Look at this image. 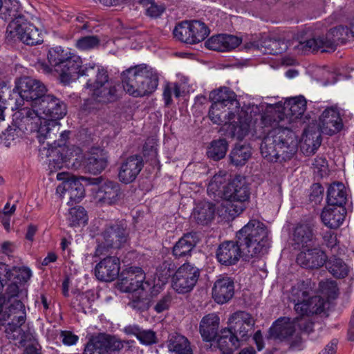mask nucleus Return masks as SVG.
<instances>
[{
    "mask_svg": "<svg viewBox=\"0 0 354 354\" xmlns=\"http://www.w3.org/2000/svg\"><path fill=\"white\" fill-rule=\"evenodd\" d=\"M97 194L99 201L109 205L117 204L122 197L120 184L112 180H106L98 188Z\"/></svg>",
    "mask_w": 354,
    "mask_h": 354,
    "instance_id": "nucleus-27",
    "label": "nucleus"
},
{
    "mask_svg": "<svg viewBox=\"0 0 354 354\" xmlns=\"http://www.w3.org/2000/svg\"><path fill=\"white\" fill-rule=\"evenodd\" d=\"M68 220L71 226L86 224L88 217L85 209L82 206H77L70 209Z\"/></svg>",
    "mask_w": 354,
    "mask_h": 354,
    "instance_id": "nucleus-52",
    "label": "nucleus"
},
{
    "mask_svg": "<svg viewBox=\"0 0 354 354\" xmlns=\"http://www.w3.org/2000/svg\"><path fill=\"white\" fill-rule=\"evenodd\" d=\"M252 154V147L249 144L237 143L230 152V163L235 167H242L246 164Z\"/></svg>",
    "mask_w": 354,
    "mask_h": 354,
    "instance_id": "nucleus-34",
    "label": "nucleus"
},
{
    "mask_svg": "<svg viewBox=\"0 0 354 354\" xmlns=\"http://www.w3.org/2000/svg\"><path fill=\"white\" fill-rule=\"evenodd\" d=\"M143 66L144 64L137 65L121 73V81L124 90L135 97H140Z\"/></svg>",
    "mask_w": 354,
    "mask_h": 354,
    "instance_id": "nucleus-18",
    "label": "nucleus"
},
{
    "mask_svg": "<svg viewBox=\"0 0 354 354\" xmlns=\"http://www.w3.org/2000/svg\"><path fill=\"white\" fill-rule=\"evenodd\" d=\"M270 231L263 222L251 219L236 234V241L221 243L216 250V259L225 266L236 264L240 258L249 261L266 254L270 245Z\"/></svg>",
    "mask_w": 354,
    "mask_h": 354,
    "instance_id": "nucleus-2",
    "label": "nucleus"
},
{
    "mask_svg": "<svg viewBox=\"0 0 354 354\" xmlns=\"http://www.w3.org/2000/svg\"><path fill=\"white\" fill-rule=\"evenodd\" d=\"M324 265L328 272L335 279H344L350 272V268L347 263L335 255L327 257Z\"/></svg>",
    "mask_w": 354,
    "mask_h": 354,
    "instance_id": "nucleus-35",
    "label": "nucleus"
},
{
    "mask_svg": "<svg viewBox=\"0 0 354 354\" xmlns=\"http://www.w3.org/2000/svg\"><path fill=\"white\" fill-rule=\"evenodd\" d=\"M15 90L20 96L19 100L31 102L32 108L47 91L46 86L41 81L28 76L23 77L17 81L13 91Z\"/></svg>",
    "mask_w": 354,
    "mask_h": 354,
    "instance_id": "nucleus-12",
    "label": "nucleus"
},
{
    "mask_svg": "<svg viewBox=\"0 0 354 354\" xmlns=\"http://www.w3.org/2000/svg\"><path fill=\"white\" fill-rule=\"evenodd\" d=\"M173 34L176 38L186 44H194L192 33L189 21H184L174 29Z\"/></svg>",
    "mask_w": 354,
    "mask_h": 354,
    "instance_id": "nucleus-47",
    "label": "nucleus"
},
{
    "mask_svg": "<svg viewBox=\"0 0 354 354\" xmlns=\"http://www.w3.org/2000/svg\"><path fill=\"white\" fill-rule=\"evenodd\" d=\"M137 339L142 344L151 345L156 343V335L151 330H144L140 328Z\"/></svg>",
    "mask_w": 354,
    "mask_h": 354,
    "instance_id": "nucleus-59",
    "label": "nucleus"
},
{
    "mask_svg": "<svg viewBox=\"0 0 354 354\" xmlns=\"http://www.w3.org/2000/svg\"><path fill=\"white\" fill-rule=\"evenodd\" d=\"M70 133V131H64L60 133L58 140L55 139L57 133L53 136V137H51V138H47L44 139V141L48 140L47 146L48 149L46 156L52 158V160L57 165L67 161L66 156L63 153L64 149L62 147L66 146ZM50 161H51V159H50Z\"/></svg>",
    "mask_w": 354,
    "mask_h": 354,
    "instance_id": "nucleus-20",
    "label": "nucleus"
},
{
    "mask_svg": "<svg viewBox=\"0 0 354 354\" xmlns=\"http://www.w3.org/2000/svg\"><path fill=\"white\" fill-rule=\"evenodd\" d=\"M143 293L144 292L140 290L132 295L131 301L129 303L131 308L138 310H148L151 306V304H153L151 296L144 297Z\"/></svg>",
    "mask_w": 354,
    "mask_h": 354,
    "instance_id": "nucleus-50",
    "label": "nucleus"
},
{
    "mask_svg": "<svg viewBox=\"0 0 354 354\" xmlns=\"http://www.w3.org/2000/svg\"><path fill=\"white\" fill-rule=\"evenodd\" d=\"M306 109V100L303 96L289 99L283 104V109L286 111L290 122L301 118Z\"/></svg>",
    "mask_w": 354,
    "mask_h": 354,
    "instance_id": "nucleus-39",
    "label": "nucleus"
},
{
    "mask_svg": "<svg viewBox=\"0 0 354 354\" xmlns=\"http://www.w3.org/2000/svg\"><path fill=\"white\" fill-rule=\"evenodd\" d=\"M319 285L322 290L327 295L329 299H335L338 297L339 288L335 281H322Z\"/></svg>",
    "mask_w": 354,
    "mask_h": 354,
    "instance_id": "nucleus-57",
    "label": "nucleus"
},
{
    "mask_svg": "<svg viewBox=\"0 0 354 354\" xmlns=\"http://www.w3.org/2000/svg\"><path fill=\"white\" fill-rule=\"evenodd\" d=\"M323 317H328L327 311H305L292 319V322L295 328L297 326L301 330L309 333L313 331L314 322Z\"/></svg>",
    "mask_w": 354,
    "mask_h": 354,
    "instance_id": "nucleus-31",
    "label": "nucleus"
},
{
    "mask_svg": "<svg viewBox=\"0 0 354 354\" xmlns=\"http://www.w3.org/2000/svg\"><path fill=\"white\" fill-rule=\"evenodd\" d=\"M23 22V16H19L16 19L12 20L6 32V39L8 41H15L17 39L21 41V25Z\"/></svg>",
    "mask_w": 354,
    "mask_h": 354,
    "instance_id": "nucleus-53",
    "label": "nucleus"
},
{
    "mask_svg": "<svg viewBox=\"0 0 354 354\" xmlns=\"http://www.w3.org/2000/svg\"><path fill=\"white\" fill-rule=\"evenodd\" d=\"M144 167L142 156L131 155L122 158L118 168V178L124 184L133 182Z\"/></svg>",
    "mask_w": 354,
    "mask_h": 354,
    "instance_id": "nucleus-15",
    "label": "nucleus"
},
{
    "mask_svg": "<svg viewBox=\"0 0 354 354\" xmlns=\"http://www.w3.org/2000/svg\"><path fill=\"white\" fill-rule=\"evenodd\" d=\"M223 192V209L229 219H234L246 208L250 196L249 185L244 176L237 175L225 185Z\"/></svg>",
    "mask_w": 354,
    "mask_h": 354,
    "instance_id": "nucleus-6",
    "label": "nucleus"
},
{
    "mask_svg": "<svg viewBox=\"0 0 354 354\" xmlns=\"http://www.w3.org/2000/svg\"><path fill=\"white\" fill-rule=\"evenodd\" d=\"M322 143L321 132L315 125L304 129L300 141V149L306 156L315 153Z\"/></svg>",
    "mask_w": 354,
    "mask_h": 354,
    "instance_id": "nucleus-25",
    "label": "nucleus"
},
{
    "mask_svg": "<svg viewBox=\"0 0 354 354\" xmlns=\"http://www.w3.org/2000/svg\"><path fill=\"white\" fill-rule=\"evenodd\" d=\"M138 3L146 8V15L151 18H158L165 12L164 5H158L153 0H139Z\"/></svg>",
    "mask_w": 354,
    "mask_h": 354,
    "instance_id": "nucleus-55",
    "label": "nucleus"
},
{
    "mask_svg": "<svg viewBox=\"0 0 354 354\" xmlns=\"http://www.w3.org/2000/svg\"><path fill=\"white\" fill-rule=\"evenodd\" d=\"M0 5V17L4 21L13 20L19 16H24L19 13L21 4L17 0H2Z\"/></svg>",
    "mask_w": 354,
    "mask_h": 354,
    "instance_id": "nucleus-42",
    "label": "nucleus"
},
{
    "mask_svg": "<svg viewBox=\"0 0 354 354\" xmlns=\"http://www.w3.org/2000/svg\"><path fill=\"white\" fill-rule=\"evenodd\" d=\"M60 339L64 344L71 346L76 344L79 337L71 331L64 330L60 333Z\"/></svg>",
    "mask_w": 354,
    "mask_h": 354,
    "instance_id": "nucleus-63",
    "label": "nucleus"
},
{
    "mask_svg": "<svg viewBox=\"0 0 354 354\" xmlns=\"http://www.w3.org/2000/svg\"><path fill=\"white\" fill-rule=\"evenodd\" d=\"M176 271V266L171 259L164 261L157 268L156 275L158 279L165 283L168 279L174 276Z\"/></svg>",
    "mask_w": 354,
    "mask_h": 354,
    "instance_id": "nucleus-49",
    "label": "nucleus"
},
{
    "mask_svg": "<svg viewBox=\"0 0 354 354\" xmlns=\"http://www.w3.org/2000/svg\"><path fill=\"white\" fill-rule=\"evenodd\" d=\"M122 348L120 339L117 336L100 333L89 339L83 354H110V352H119Z\"/></svg>",
    "mask_w": 354,
    "mask_h": 354,
    "instance_id": "nucleus-10",
    "label": "nucleus"
},
{
    "mask_svg": "<svg viewBox=\"0 0 354 354\" xmlns=\"http://www.w3.org/2000/svg\"><path fill=\"white\" fill-rule=\"evenodd\" d=\"M293 243L297 247L308 248L314 245L315 236L313 227L308 224L297 225L292 234Z\"/></svg>",
    "mask_w": 354,
    "mask_h": 354,
    "instance_id": "nucleus-30",
    "label": "nucleus"
},
{
    "mask_svg": "<svg viewBox=\"0 0 354 354\" xmlns=\"http://www.w3.org/2000/svg\"><path fill=\"white\" fill-rule=\"evenodd\" d=\"M327 260V255L319 247H308L301 251L297 257V263L304 268L318 269Z\"/></svg>",
    "mask_w": 354,
    "mask_h": 354,
    "instance_id": "nucleus-17",
    "label": "nucleus"
},
{
    "mask_svg": "<svg viewBox=\"0 0 354 354\" xmlns=\"http://www.w3.org/2000/svg\"><path fill=\"white\" fill-rule=\"evenodd\" d=\"M66 59H69V55L67 53H64V50L61 47L50 50L48 54V62L54 66L55 69L60 64L59 62H64Z\"/></svg>",
    "mask_w": 354,
    "mask_h": 354,
    "instance_id": "nucleus-56",
    "label": "nucleus"
},
{
    "mask_svg": "<svg viewBox=\"0 0 354 354\" xmlns=\"http://www.w3.org/2000/svg\"><path fill=\"white\" fill-rule=\"evenodd\" d=\"M59 63L55 68V72L59 74L62 84H68L80 75L86 78V88L89 89L91 97L85 101L86 111L91 113L118 100L119 85L109 78L107 71L104 68L93 64L82 68L81 58L71 53L69 59Z\"/></svg>",
    "mask_w": 354,
    "mask_h": 354,
    "instance_id": "nucleus-1",
    "label": "nucleus"
},
{
    "mask_svg": "<svg viewBox=\"0 0 354 354\" xmlns=\"http://www.w3.org/2000/svg\"><path fill=\"white\" fill-rule=\"evenodd\" d=\"M108 159L109 156L104 150L93 152L84 160V167L90 174H100L108 166Z\"/></svg>",
    "mask_w": 354,
    "mask_h": 354,
    "instance_id": "nucleus-29",
    "label": "nucleus"
},
{
    "mask_svg": "<svg viewBox=\"0 0 354 354\" xmlns=\"http://www.w3.org/2000/svg\"><path fill=\"white\" fill-rule=\"evenodd\" d=\"M230 330L239 342H246L252 335L255 321L247 311H235L228 319Z\"/></svg>",
    "mask_w": 354,
    "mask_h": 354,
    "instance_id": "nucleus-14",
    "label": "nucleus"
},
{
    "mask_svg": "<svg viewBox=\"0 0 354 354\" xmlns=\"http://www.w3.org/2000/svg\"><path fill=\"white\" fill-rule=\"evenodd\" d=\"M234 294V281L231 277L225 276L218 278L212 288V297L220 304L228 302Z\"/></svg>",
    "mask_w": 354,
    "mask_h": 354,
    "instance_id": "nucleus-24",
    "label": "nucleus"
},
{
    "mask_svg": "<svg viewBox=\"0 0 354 354\" xmlns=\"http://www.w3.org/2000/svg\"><path fill=\"white\" fill-rule=\"evenodd\" d=\"M19 311H14V313H11L10 322H8V328L7 330H10V331H16L18 329H20V327L24 324L26 321V311H21V314L20 315H16V313Z\"/></svg>",
    "mask_w": 354,
    "mask_h": 354,
    "instance_id": "nucleus-58",
    "label": "nucleus"
},
{
    "mask_svg": "<svg viewBox=\"0 0 354 354\" xmlns=\"http://www.w3.org/2000/svg\"><path fill=\"white\" fill-rule=\"evenodd\" d=\"M24 101H20L16 99L15 102V106H11L12 109H17V111L13 115V120L17 124L18 126L22 125H35V129L37 131L39 125L40 124V116L36 111V109H31L29 107H21L24 104Z\"/></svg>",
    "mask_w": 354,
    "mask_h": 354,
    "instance_id": "nucleus-21",
    "label": "nucleus"
},
{
    "mask_svg": "<svg viewBox=\"0 0 354 354\" xmlns=\"http://www.w3.org/2000/svg\"><path fill=\"white\" fill-rule=\"evenodd\" d=\"M140 97L149 95L153 93L158 85V77L151 68L144 64L142 79L141 80Z\"/></svg>",
    "mask_w": 354,
    "mask_h": 354,
    "instance_id": "nucleus-38",
    "label": "nucleus"
},
{
    "mask_svg": "<svg viewBox=\"0 0 354 354\" xmlns=\"http://www.w3.org/2000/svg\"><path fill=\"white\" fill-rule=\"evenodd\" d=\"M278 111H274V112H270L263 115L262 117L263 123L266 125L276 126L286 120L290 122L289 117H288L286 111L283 109V106Z\"/></svg>",
    "mask_w": 354,
    "mask_h": 354,
    "instance_id": "nucleus-51",
    "label": "nucleus"
},
{
    "mask_svg": "<svg viewBox=\"0 0 354 354\" xmlns=\"http://www.w3.org/2000/svg\"><path fill=\"white\" fill-rule=\"evenodd\" d=\"M216 343L222 354H232L242 344L228 327L221 331Z\"/></svg>",
    "mask_w": 354,
    "mask_h": 354,
    "instance_id": "nucleus-32",
    "label": "nucleus"
},
{
    "mask_svg": "<svg viewBox=\"0 0 354 354\" xmlns=\"http://www.w3.org/2000/svg\"><path fill=\"white\" fill-rule=\"evenodd\" d=\"M346 212L344 207L324 208L321 214V218L326 226L330 229H336L343 223Z\"/></svg>",
    "mask_w": 354,
    "mask_h": 354,
    "instance_id": "nucleus-33",
    "label": "nucleus"
},
{
    "mask_svg": "<svg viewBox=\"0 0 354 354\" xmlns=\"http://www.w3.org/2000/svg\"><path fill=\"white\" fill-rule=\"evenodd\" d=\"M57 192H61L63 198H68V203H79L85 195V189L80 179L75 176L67 178L57 188Z\"/></svg>",
    "mask_w": 354,
    "mask_h": 354,
    "instance_id": "nucleus-19",
    "label": "nucleus"
},
{
    "mask_svg": "<svg viewBox=\"0 0 354 354\" xmlns=\"http://www.w3.org/2000/svg\"><path fill=\"white\" fill-rule=\"evenodd\" d=\"M102 239L98 241L95 256H100L110 248H120L129 240V230L127 225L120 221L105 225L101 233Z\"/></svg>",
    "mask_w": 354,
    "mask_h": 354,
    "instance_id": "nucleus-9",
    "label": "nucleus"
},
{
    "mask_svg": "<svg viewBox=\"0 0 354 354\" xmlns=\"http://www.w3.org/2000/svg\"><path fill=\"white\" fill-rule=\"evenodd\" d=\"M168 348L170 351L176 354H192V350L187 338L178 333L169 335Z\"/></svg>",
    "mask_w": 354,
    "mask_h": 354,
    "instance_id": "nucleus-41",
    "label": "nucleus"
},
{
    "mask_svg": "<svg viewBox=\"0 0 354 354\" xmlns=\"http://www.w3.org/2000/svg\"><path fill=\"white\" fill-rule=\"evenodd\" d=\"M261 140L260 150L264 158L271 162H286L293 158L298 149V142L295 133L288 128H274Z\"/></svg>",
    "mask_w": 354,
    "mask_h": 354,
    "instance_id": "nucleus-3",
    "label": "nucleus"
},
{
    "mask_svg": "<svg viewBox=\"0 0 354 354\" xmlns=\"http://www.w3.org/2000/svg\"><path fill=\"white\" fill-rule=\"evenodd\" d=\"M100 44V38L97 35L82 37L76 41V47L81 50H89L97 48Z\"/></svg>",
    "mask_w": 354,
    "mask_h": 354,
    "instance_id": "nucleus-54",
    "label": "nucleus"
},
{
    "mask_svg": "<svg viewBox=\"0 0 354 354\" xmlns=\"http://www.w3.org/2000/svg\"><path fill=\"white\" fill-rule=\"evenodd\" d=\"M241 39L232 35H218L205 41V46L213 50L225 52L236 48L241 43Z\"/></svg>",
    "mask_w": 354,
    "mask_h": 354,
    "instance_id": "nucleus-26",
    "label": "nucleus"
},
{
    "mask_svg": "<svg viewBox=\"0 0 354 354\" xmlns=\"http://www.w3.org/2000/svg\"><path fill=\"white\" fill-rule=\"evenodd\" d=\"M118 255V253L115 256H107L96 264L94 273L98 280L111 282L119 277L120 261Z\"/></svg>",
    "mask_w": 354,
    "mask_h": 354,
    "instance_id": "nucleus-16",
    "label": "nucleus"
},
{
    "mask_svg": "<svg viewBox=\"0 0 354 354\" xmlns=\"http://www.w3.org/2000/svg\"><path fill=\"white\" fill-rule=\"evenodd\" d=\"M200 324H202L203 327H205L204 326H207L209 328H215V329L218 330L219 318L215 313H210L204 317Z\"/></svg>",
    "mask_w": 354,
    "mask_h": 354,
    "instance_id": "nucleus-61",
    "label": "nucleus"
},
{
    "mask_svg": "<svg viewBox=\"0 0 354 354\" xmlns=\"http://www.w3.org/2000/svg\"><path fill=\"white\" fill-rule=\"evenodd\" d=\"M294 323L289 317H281L270 328L267 337L274 340L290 341L295 333Z\"/></svg>",
    "mask_w": 354,
    "mask_h": 354,
    "instance_id": "nucleus-23",
    "label": "nucleus"
},
{
    "mask_svg": "<svg viewBox=\"0 0 354 354\" xmlns=\"http://www.w3.org/2000/svg\"><path fill=\"white\" fill-rule=\"evenodd\" d=\"M226 174H216L213 176L207 186V193L215 199L216 197L223 198V190L225 188Z\"/></svg>",
    "mask_w": 354,
    "mask_h": 354,
    "instance_id": "nucleus-46",
    "label": "nucleus"
},
{
    "mask_svg": "<svg viewBox=\"0 0 354 354\" xmlns=\"http://www.w3.org/2000/svg\"><path fill=\"white\" fill-rule=\"evenodd\" d=\"M324 189L319 183H314L310 189L309 200L315 203L319 202L324 194Z\"/></svg>",
    "mask_w": 354,
    "mask_h": 354,
    "instance_id": "nucleus-60",
    "label": "nucleus"
},
{
    "mask_svg": "<svg viewBox=\"0 0 354 354\" xmlns=\"http://www.w3.org/2000/svg\"><path fill=\"white\" fill-rule=\"evenodd\" d=\"M260 50L264 54L279 55L287 49V45L281 39L266 38L260 42Z\"/></svg>",
    "mask_w": 354,
    "mask_h": 354,
    "instance_id": "nucleus-45",
    "label": "nucleus"
},
{
    "mask_svg": "<svg viewBox=\"0 0 354 354\" xmlns=\"http://www.w3.org/2000/svg\"><path fill=\"white\" fill-rule=\"evenodd\" d=\"M317 127L321 133L329 136L339 132L343 127L339 113L332 108L326 109L319 118Z\"/></svg>",
    "mask_w": 354,
    "mask_h": 354,
    "instance_id": "nucleus-22",
    "label": "nucleus"
},
{
    "mask_svg": "<svg viewBox=\"0 0 354 354\" xmlns=\"http://www.w3.org/2000/svg\"><path fill=\"white\" fill-rule=\"evenodd\" d=\"M204 326L205 327H203L202 324H200V333L204 341L211 342L215 338L217 334V329H215V328H209L207 326Z\"/></svg>",
    "mask_w": 354,
    "mask_h": 354,
    "instance_id": "nucleus-62",
    "label": "nucleus"
},
{
    "mask_svg": "<svg viewBox=\"0 0 354 354\" xmlns=\"http://www.w3.org/2000/svg\"><path fill=\"white\" fill-rule=\"evenodd\" d=\"M198 241L196 233L185 234L174 245L172 254L176 259L190 257Z\"/></svg>",
    "mask_w": 354,
    "mask_h": 354,
    "instance_id": "nucleus-28",
    "label": "nucleus"
},
{
    "mask_svg": "<svg viewBox=\"0 0 354 354\" xmlns=\"http://www.w3.org/2000/svg\"><path fill=\"white\" fill-rule=\"evenodd\" d=\"M250 122V118H245L242 120L241 116L239 115V121L230 123L227 131L232 138H236L241 140L249 133Z\"/></svg>",
    "mask_w": 354,
    "mask_h": 354,
    "instance_id": "nucleus-44",
    "label": "nucleus"
},
{
    "mask_svg": "<svg viewBox=\"0 0 354 354\" xmlns=\"http://www.w3.org/2000/svg\"><path fill=\"white\" fill-rule=\"evenodd\" d=\"M38 100L34 105L40 116L37 138L39 142L44 143L45 138H51L59 133V120L66 114L67 106L64 101L51 94H45Z\"/></svg>",
    "mask_w": 354,
    "mask_h": 354,
    "instance_id": "nucleus-5",
    "label": "nucleus"
},
{
    "mask_svg": "<svg viewBox=\"0 0 354 354\" xmlns=\"http://www.w3.org/2000/svg\"><path fill=\"white\" fill-rule=\"evenodd\" d=\"M209 98L213 103L209 111V118L214 124H226L239 111L240 104L236 95L228 88L211 92Z\"/></svg>",
    "mask_w": 354,
    "mask_h": 354,
    "instance_id": "nucleus-7",
    "label": "nucleus"
},
{
    "mask_svg": "<svg viewBox=\"0 0 354 354\" xmlns=\"http://www.w3.org/2000/svg\"><path fill=\"white\" fill-rule=\"evenodd\" d=\"M194 44L203 41L209 34V29L205 24L199 20L189 21Z\"/></svg>",
    "mask_w": 354,
    "mask_h": 354,
    "instance_id": "nucleus-48",
    "label": "nucleus"
},
{
    "mask_svg": "<svg viewBox=\"0 0 354 354\" xmlns=\"http://www.w3.org/2000/svg\"><path fill=\"white\" fill-rule=\"evenodd\" d=\"M21 41L29 46L40 44L43 42L42 37L37 28L32 24L28 22L23 16V22L21 25Z\"/></svg>",
    "mask_w": 354,
    "mask_h": 354,
    "instance_id": "nucleus-37",
    "label": "nucleus"
},
{
    "mask_svg": "<svg viewBox=\"0 0 354 354\" xmlns=\"http://www.w3.org/2000/svg\"><path fill=\"white\" fill-rule=\"evenodd\" d=\"M215 205L209 202L203 201L199 203L194 209L192 217L202 225L208 224L214 217Z\"/></svg>",
    "mask_w": 354,
    "mask_h": 354,
    "instance_id": "nucleus-40",
    "label": "nucleus"
},
{
    "mask_svg": "<svg viewBox=\"0 0 354 354\" xmlns=\"http://www.w3.org/2000/svg\"><path fill=\"white\" fill-rule=\"evenodd\" d=\"M201 274V270L189 263L180 266L172 278V286L178 293L190 292L196 286Z\"/></svg>",
    "mask_w": 354,
    "mask_h": 354,
    "instance_id": "nucleus-11",
    "label": "nucleus"
},
{
    "mask_svg": "<svg viewBox=\"0 0 354 354\" xmlns=\"http://www.w3.org/2000/svg\"><path fill=\"white\" fill-rule=\"evenodd\" d=\"M174 303L172 297L170 295H166L162 297L156 304L154 310H167L173 307Z\"/></svg>",
    "mask_w": 354,
    "mask_h": 354,
    "instance_id": "nucleus-64",
    "label": "nucleus"
},
{
    "mask_svg": "<svg viewBox=\"0 0 354 354\" xmlns=\"http://www.w3.org/2000/svg\"><path fill=\"white\" fill-rule=\"evenodd\" d=\"M310 286L309 279L300 280L292 286L288 299L294 310H328V300L320 295L310 296L308 291Z\"/></svg>",
    "mask_w": 354,
    "mask_h": 354,
    "instance_id": "nucleus-8",
    "label": "nucleus"
},
{
    "mask_svg": "<svg viewBox=\"0 0 354 354\" xmlns=\"http://www.w3.org/2000/svg\"><path fill=\"white\" fill-rule=\"evenodd\" d=\"M31 271L27 268L12 266L0 262V279L8 285L5 293H0V310H25L24 301L20 298L22 286L31 277Z\"/></svg>",
    "mask_w": 354,
    "mask_h": 354,
    "instance_id": "nucleus-4",
    "label": "nucleus"
},
{
    "mask_svg": "<svg viewBox=\"0 0 354 354\" xmlns=\"http://www.w3.org/2000/svg\"><path fill=\"white\" fill-rule=\"evenodd\" d=\"M118 289L125 292H143L150 284L145 282V276L141 268L130 267L119 275Z\"/></svg>",
    "mask_w": 354,
    "mask_h": 354,
    "instance_id": "nucleus-13",
    "label": "nucleus"
},
{
    "mask_svg": "<svg viewBox=\"0 0 354 354\" xmlns=\"http://www.w3.org/2000/svg\"><path fill=\"white\" fill-rule=\"evenodd\" d=\"M346 191L342 183L330 185L327 191V203L328 206L344 207L346 201Z\"/></svg>",
    "mask_w": 354,
    "mask_h": 354,
    "instance_id": "nucleus-36",
    "label": "nucleus"
},
{
    "mask_svg": "<svg viewBox=\"0 0 354 354\" xmlns=\"http://www.w3.org/2000/svg\"><path fill=\"white\" fill-rule=\"evenodd\" d=\"M228 149V142L225 138H219L212 140L207 150V156L209 158L218 161L223 159Z\"/></svg>",
    "mask_w": 354,
    "mask_h": 354,
    "instance_id": "nucleus-43",
    "label": "nucleus"
}]
</instances>
